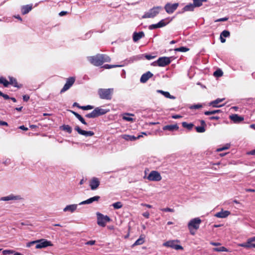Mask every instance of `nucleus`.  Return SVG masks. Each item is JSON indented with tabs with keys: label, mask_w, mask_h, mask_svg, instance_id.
I'll list each match as a JSON object with an SVG mask.
<instances>
[{
	"label": "nucleus",
	"mask_w": 255,
	"mask_h": 255,
	"mask_svg": "<svg viewBox=\"0 0 255 255\" xmlns=\"http://www.w3.org/2000/svg\"><path fill=\"white\" fill-rule=\"evenodd\" d=\"M88 60L93 65L99 66L104 62H110L111 58L106 55L99 54L95 56L88 57Z\"/></svg>",
	"instance_id": "f257e3e1"
},
{
	"label": "nucleus",
	"mask_w": 255,
	"mask_h": 255,
	"mask_svg": "<svg viewBox=\"0 0 255 255\" xmlns=\"http://www.w3.org/2000/svg\"><path fill=\"white\" fill-rule=\"evenodd\" d=\"M113 92V88L99 89L98 93L101 99L111 100L112 97Z\"/></svg>",
	"instance_id": "f03ea898"
},
{
	"label": "nucleus",
	"mask_w": 255,
	"mask_h": 255,
	"mask_svg": "<svg viewBox=\"0 0 255 255\" xmlns=\"http://www.w3.org/2000/svg\"><path fill=\"white\" fill-rule=\"evenodd\" d=\"M162 9V7L160 6H154L150 9L148 11L145 12L142 16V18H150L155 17Z\"/></svg>",
	"instance_id": "7ed1b4c3"
},
{
	"label": "nucleus",
	"mask_w": 255,
	"mask_h": 255,
	"mask_svg": "<svg viewBox=\"0 0 255 255\" xmlns=\"http://www.w3.org/2000/svg\"><path fill=\"white\" fill-rule=\"evenodd\" d=\"M201 223V220L199 218H196L191 220L188 224V228L192 235H194L195 233L192 231L193 229L197 230L199 228V225Z\"/></svg>",
	"instance_id": "20e7f679"
},
{
	"label": "nucleus",
	"mask_w": 255,
	"mask_h": 255,
	"mask_svg": "<svg viewBox=\"0 0 255 255\" xmlns=\"http://www.w3.org/2000/svg\"><path fill=\"white\" fill-rule=\"evenodd\" d=\"M179 242L180 241L178 240H169L164 243L163 246L166 247L171 248L176 250H183V248L181 246L177 244V243Z\"/></svg>",
	"instance_id": "39448f33"
},
{
	"label": "nucleus",
	"mask_w": 255,
	"mask_h": 255,
	"mask_svg": "<svg viewBox=\"0 0 255 255\" xmlns=\"http://www.w3.org/2000/svg\"><path fill=\"white\" fill-rule=\"evenodd\" d=\"M97 224L99 226L101 227H105L107 222L111 221L110 218L108 216H104L102 214L97 212Z\"/></svg>",
	"instance_id": "423d86ee"
},
{
	"label": "nucleus",
	"mask_w": 255,
	"mask_h": 255,
	"mask_svg": "<svg viewBox=\"0 0 255 255\" xmlns=\"http://www.w3.org/2000/svg\"><path fill=\"white\" fill-rule=\"evenodd\" d=\"M35 248L37 249L45 248L49 246H53V244L50 241L46 239H40L36 240Z\"/></svg>",
	"instance_id": "0eeeda50"
},
{
	"label": "nucleus",
	"mask_w": 255,
	"mask_h": 255,
	"mask_svg": "<svg viewBox=\"0 0 255 255\" xmlns=\"http://www.w3.org/2000/svg\"><path fill=\"white\" fill-rule=\"evenodd\" d=\"M170 62V58L168 57H161L159 58L156 61L154 62L152 65H155V64H156L158 66L164 67L169 64Z\"/></svg>",
	"instance_id": "6e6552de"
},
{
	"label": "nucleus",
	"mask_w": 255,
	"mask_h": 255,
	"mask_svg": "<svg viewBox=\"0 0 255 255\" xmlns=\"http://www.w3.org/2000/svg\"><path fill=\"white\" fill-rule=\"evenodd\" d=\"M149 181H159L162 179L160 173L156 171H152L147 177Z\"/></svg>",
	"instance_id": "1a4fd4ad"
},
{
	"label": "nucleus",
	"mask_w": 255,
	"mask_h": 255,
	"mask_svg": "<svg viewBox=\"0 0 255 255\" xmlns=\"http://www.w3.org/2000/svg\"><path fill=\"white\" fill-rule=\"evenodd\" d=\"M178 5V3L173 4L167 3L165 5L164 9L167 13L171 14L177 8Z\"/></svg>",
	"instance_id": "9d476101"
},
{
	"label": "nucleus",
	"mask_w": 255,
	"mask_h": 255,
	"mask_svg": "<svg viewBox=\"0 0 255 255\" xmlns=\"http://www.w3.org/2000/svg\"><path fill=\"white\" fill-rule=\"evenodd\" d=\"M75 81V78L74 77H71L67 79L66 83L64 85L63 88L61 90L60 93H64L67 90H68L74 83Z\"/></svg>",
	"instance_id": "9b49d317"
},
{
	"label": "nucleus",
	"mask_w": 255,
	"mask_h": 255,
	"mask_svg": "<svg viewBox=\"0 0 255 255\" xmlns=\"http://www.w3.org/2000/svg\"><path fill=\"white\" fill-rule=\"evenodd\" d=\"M89 185L92 190L97 189L100 185V181L97 177H93L90 181Z\"/></svg>",
	"instance_id": "f8f14e48"
},
{
	"label": "nucleus",
	"mask_w": 255,
	"mask_h": 255,
	"mask_svg": "<svg viewBox=\"0 0 255 255\" xmlns=\"http://www.w3.org/2000/svg\"><path fill=\"white\" fill-rule=\"evenodd\" d=\"M75 130H76L79 134L85 136H92L94 135V132L93 131L82 130L78 126H76L75 128Z\"/></svg>",
	"instance_id": "ddd939ff"
},
{
	"label": "nucleus",
	"mask_w": 255,
	"mask_h": 255,
	"mask_svg": "<svg viewBox=\"0 0 255 255\" xmlns=\"http://www.w3.org/2000/svg\"><path fill=\"white\" fill-rule=\"evenodd\" d=\"M22 198L20 195H14L11 194L7 196L1 197L0 198V201H7L9 200H18Z\"/></svg>",
	"instance_id": "4468645a"
},
{
	"label": "nucleus",
	"mask_w": 255,
	"mask_h": 255,
	"mask_svg": "<svg viewBox=\"0 0 255 255\" xmlns=\"http://www.w3.org/2000/svg\"><path fill=\"white\" fill-rule=\"evenodd\" d=\"M168 22H166L164 19H162L156 24H153L149 26V29H153L158 28H161L165 26L167 24Z\"/></svg>",
	"instance_id": "2eb2a0df"
},
{
	"label": "nucleus",
	"mask_w": 255,
	"mask_h": 255,
	"mask_svg": "<svg viewBox=\"0 0 255 255\" xmlns=\"http://www.w3.org/2000/svg\"><path fill=\"white\" fill-rule=\"evenodd\" d=\"M153 74L151 73L150 71H148L141 75L140 79V82L141 83H145L149 78H151Z\"/></svg>",
	"instance_id": "dca6fc26"
},
{
	"label": "nucleus",
	"mask_w": 255,
	"mask_h": 255,
	"mask_svg": "<svg viewBox=\"0 0 255 255\" xmlns=\"http://www.w3.org/2000/svg\"><path fill=\"white\" fill-rule=\"evenodd\" d=\"M100 199V197L99 196H95L94 197H91L86 200L83 201L79 203V205H84V204H90L94 202H98Z\"/></svg>",
	"instance_id": "f3484780"
},
{
	"label": "nucleus",
	"mask_w": 255,
	"mask_h": 255,
	"mask_svg": "<svg viewBox=\"0 0 255 255\" xmlns=\"http://www.w3.org/2000/svg\"><path fill=\"white\" fill-rule=\"evenodd\" d=\"M94 112L95 114L96 117H98L99 116L106 114L109 112V110L102 109L101 107H97L94 110Z\"/></svg>",
	"instance_id": "a211bd4d"
},
{
	"label": "nucleus",
	"mask_w": 255,
	"mask_h": 255,
	"mask_svg": "<svg viewBox=\"0 0 255 255\" xmlns=\"http://www.w3.org/2000/svg\"><path fill=\"white\" fill-rule=\"evenodd\" d=\"M78 207L77 204H71L67 205L64 209H63V212H70V213H73L74 212Z\"/></svg>",
	"instance_id": "6ab92c4d"
},
{
	"label": "nucleus",
	"mask_w": 255,
	"mask_h": 255,
	"mask_svg": "<svg viewBox=\"0 0 255 255\" xmlns=\"http://www.w3.org/2000/svg\"><path fill=\"white\" fill-rule=\"evenodd\" d=\"M231 213L229 211H224L222 210L220 212L217 213L215 216L219 218H225L227 217Z\"/></svg>",
	"instance_id": "aec40b11"
},
{
	"label": "nucleus",
	"mask_w": 255,
	"mask_h": 255,
	"mask_svg": "<svg viewBox=\"0 0 255 255\" xmlns=\"http://www.w3.org/2000/svg\"><path fill=\"white\" fill-rule=\"evenodd\" d=\"M142 135H139L137 136H135L134 135H127V134H123L122 135V137L126 140H130V141H134L137 139H139L140 137H142Z\"/></svg>",
	"instance_id": "412c9836"
},
{
	"label": "nucleus",
	"mask_w": 255,
	"mask_h": 255,
	"mask_svg": "<svg viewBox=\"0 0 255 255\" xmlns=\"http://www.w3.org/2000/svg\"><path fill=\"white\" fill-rule=\"evenodd\" d=\"M230 118L235 123H239L244 120V118L243 117L239 116L237 114H233L230 116Z\"/></svg>",
	"instance_id": "4be33fe9"
},
{
	"label": "nucleus",
	"mask_w": 255,
	"mask_h": 255,
	"mask_svg": "<svg viewBox=\"0 0 255 255\" xmlns=\"http://www.w3.org/2000/svg\"><path fill=\"white\" fill-rule=\"evenodd\" d=\"M32 8V4H27L25 5H23L21 7V10L22 14L24 15L28 13L31 10Z\"/></svg>",
	"instance_id": "5701e85b"
},
{
	"label": "nucleus",
	"mask_w": 255,
	"mask_h": 255,
	"mask_svg": "<svg viewBox=\"0 0 255 255\" xmlns=\"http://www.w3.org/2000/svg\"><path fill=\"white\" fill-rule=\"evenodd\" d=\"M179 127L177 124L167 125L163 128L164 130L174 131L178 129Z\"/></svg>",
	"instance_id": "b1692460"
},
{
	"label": "nucleus",
	"mask_w": 255,
	"mask_h": 255,
	"mask_svg": "<svg viewBox=\"0 0 255 255\" xmlns=\"http://www.w3.org/2000/svg\"><path fill=\"white\" fill-rule=\"evenodd\" d=\"M224 100H225L224 98H223V99H220V98L217 99L216 100H214L213 101L209 103V106H211L213 107H216V108L221 107L222 106V105H219H219H218V104H219L220 103L223 102Z\"/></svg>",
	"instance_id": "393cba45"
},
{
	"label": "nucleus",
	"mask_w": 255,
	"mask_h": 255,
	"mask_svg": "<svg viewBox=\"0 0 255 255\" xmlns=\"http://www.w3.org/2000/svg\"><path fill=\"white\" fill-rule=\"evenodd\" d=\"M144 36L143 32L141 31L138 33L134 32L133 34V40L136 42Z\"/></svg>",
	"instance_id": "a878e982"
},
{
	"label": "nucleus",
	"mask_w": 255,
	"mask_h": 255,
	"mask_svg": "<svg viewBox=\"0 0 255 255\" xmlns=\"http://www.w3.org/2000/svg\"><path fill=\"white\" fill-rule=\"evenodd\" d=\"M8 78L9 79V84L12 85L15 87L20 88L21 87V86H19L18 85V83L15 78L12 77H9Z\"/></svg>",
	"instance_id": "bb28decb"
},
{
	"label": "nucleus",
	"mask_w": 255,
	"mask_h": 255,
	"mask_svg": "<svg viewBox=\"0 0 255 255\" xmlns=\"http://www.w3.org/2000/svg\"><path fill=\"white\" fill-rule=\"evenodd\" d=\"M195 8L193 3H189L183 8L184 11H193Z\"/></svg>",
	"instance_id": "cd10ccee"
},
{
	"label": "nucleus",
	"mask_w": 255,
	"mask_h": 255,
	"mask_svg": "<svg viewBox=\"0 0 255 255\" xmlns=\"http://www.w3.org/2000/svg\"><path fill=\"white\" fill-rule=\"evenodd\" d=\"M182 125L183 127L188 129L189 130H191L194 127V125L193 124H192V123L188 124L185 122H183L182 123Z\"/></svg>",
	"instance_id": "c85d7f7f"
},
{
	"label": "nucleus",
	"mask_w": 255,
	"mask_h": 255,
	"mask_svg": "<svg viewBox=\"0 0 255 255\" xmlns=\"http://www.w3.org/2000/svg\"><path fill=\"white\" fill-rule=\"evenodd\" d=\"M60 128L63 130L66 131L69 133H71L72 131L71 127L69 125H63L61 126Z\"/></svg>",
	"instance_id": "c756f323"
},
{
	"label": "nucleus",
	"mask_w": 255,
	"mask_h": 255,
	"mask_svg": "<svg viewBox=\"0 0 255 255\" xmlns=\"http://www.w3.org/2000/svg\"><path fill=\"white\" fill-rule=\"evenodd\" d=\"M221 112L220 110H212L210 111H206L204 112V114L207 116L214 115Z\"/></svg>",
	"instance_id": "7c9ffc66"
},
{
	"label": "nucleus",
	"mask_w": 255,
	"mask_h": 255,
	"mask_svg": "<svg viewBox=\"0 0 255 255\" xmlns=\"http://www.w3.org/2000/svg\"><path fill=\"white\" fill-rule=\"evenodd\" d=\"M144 238L140 236V238L135 242V243L133 244V246H134L142 245L144 243Z\"/></svg>",
	"instance_id": "2f4dec72"
},
{
	"label": "nucleus",
	"mask_w": 255,
	"mask_h": 255,
	"mask_svg": "<svg viewBox=\"0 0 255 255\" xmlns=\"http://www.w3.org/2000/svg\"><path fill=\"white\" fill-rule=\"evenodd\" d=\"M213 250L215 252H228V249L224 247H219V248H215L213 249Z\"/></svg>",
	"instance_id": "473e14b6"
},
{
	"label": "nucleus",
	"mask_w": 255,
	"mask_h": 255,
	"mask_svg": "<svg viewBox=\"0 0 255 255\" xmlns=\"http://www.w3.org/2000/svg\"><path fill=\"white\" fill-rule=\"evenodd\" d=\"M112 206L115 209H119L123 207V204L121 202H117L113 203Z\"/></svg>",
	"instance_id": "72a5a7b5"
},
{
	"label": "nucleus",
	"mask_w": 255,
	"mask_h": 255,
	"mask_svg": "<svg viewBox=\"0 0 255 255\" xmlns=\"http://www.w3.org/2000/svg\"><path fill=\"white\" fill-rule=\"evenodd\" d=\"M223 72L221 69H218L214 72V76L215 77H221L223 75Z\"/></svg>",
	"instance_id": "f704fd0d"
},
{
	"label": "nucleus",
	"mask_w": 255,
	"mask_h": 255,
	"mask_svg": "<svg viewBox=\"0 0 255 255\" xmlns=\"http://www.w3.org/2000/svg\"><path fill=\"white\" fill-rule=\"evenodd\" d=\"M189 50V48L185 47H180L179 48H177L175 49V51H178V52H186Z\"/></svg>",
	"instance_id": "c9c22d12"
},
{
	"label": "nucleus",
	"mask_w": 255,
	"mask_h": 255,
	"mask_svg": "<svg viewBox=\"0 0 255 255\" xmlns=\"http://www.w3.org/2000/svg\"><path fill=\"white\" fill-rule=\"evenodd\" d=\"M0 83H1L5 87H7L9 85V82H8L5 78L1 77L0 78Z\"/></svg>",
	"instance_id": "e433bc0d"
},
{
	"label": "nucleus",
	"mask_w": 255,
	"mask_h": 255,
	"mask_svg": "<svg viewBox=\"0 0 255 255\" xmlns=\"http://www.w3.org/2000/svg\"><path fill=\"white\" fill-rule=\"evenodd\" d=\"M193 4H194L195 7L201 6L203 4L201 1V0H193Z\"/></svg>",
	"instance_id": "4c0bfd02"
},
{
	"label": "nucleus",
	"mask_w": 255,
	"mask_h": 255,
	"mask_svg": "<svg viewBox=\"0 0 255 255\" xmlns=\"http://www.w3.org/2000/svg\"><path fill=\"white\" fill-rule=\"evenodd\" d=\"M251 243H249V239L247 240V242L246 243L239 244L238 245L239 247H242L245 248L246 249H249V244Z\"/></svg>",
	"instance_id": "58836bf2"
},
{
	"label": "nucleus",
	"mask_w": 255,
	"mask_h": 255,
	"mask_svg": "<svg viewBox=\"0 0 255 255\" xmlns=\"http://www.w3.org/2000/svg\"><path fill=\"white\" fill-rule=\"evenodd\" d=\"M195 129L196 130V131L199 133H202L205 131V127H203L202 126L196 127L195 128Z\"/></svg>",
	"instance_id": "ea45409f"
},
{
	"label": "nucleus",
	"mask_w": 255,
	"mask_h": 255,
	"mask_svg": "<svg viewBox=\"0 0 255 255\" xmlns=\"http://www.w3.org/2000/svg\"><path fill=\"white\" fill-rule=\"evenodd\" d=\"M221 36L228 37L230 35V33L229 31L225 30L221 32Z\"/></svg>",
	"instance_id": "a19ab883"
},
{
	"label": "nucleus",
	"mask_w": 255,
	"mask_h": 255,
	"mask_svg": "<svg viewBox=\"0 0 255 255\" xmlns=\"http://www.w3.org/2000/svg\"><path fill=\"white\" fill-rule=\"evenodd\" d=\"M121 65H109V64H106L103 67L105 69H110L112 68H115V67H121Z\"/></svg>",
	"instance_id": "79ce46f5"
},
{
	"label": "nucleus",
	"mask_w": 255,
	"mask_h": 255,
	"mask_svg": "<svg viewBox=\"0 0 255 255\" xmlns=\"http://www.w3.org/2000/svg\"><path fill=\"white\" fill-rule=\"evenodd\" d=\"M71 112L80 121H81L84 119L80 115H79L77 113L72 111Z\"/></svg>",
	"instance_id": "37998d69"
},
{
	"label": "nucleus",
	"mask_w": 255,
	"mask_h": 255,
	"mask_svg": "<svg viewBox=\"0 0 255 255\" xmlns=\"http://www.w3.org/2000/svg\"><path fill=\"white\" fill-rule=\"evenodd\" d=\"M163 96L164 97H165L166 98H169V99H174L175 98V97L173 96H171L170 93L168 92H165L164 93H163Z\"/></svg>",
	"instance_id": "c03bdc74"
},
{
	"label": "nucleus",
	"mask_w": 255,
	"mask_h": 255,
	"mask_svg": "<svg viewBox=\"0 0 255 255\" xmlns=\"http://www.w3.org/2000/svg\"><path fill=\"white\" fill-rule=\"evenodd\" d=\"M86 117L88 118H96L95 114L94 112V110L90 113L87 114L85 116Z\"/></svg>",
	"instance_id": "a18cd8bd"
},
{
	"label": "nucleus",
	"mask_w": 255,
	"mask_h": 255,
	"mask_svg": "<svg viewBox=\"0 0 255 255\" xmlns=\"http://www.w3.org/2000/svg\"><path fill=\"white\" fill-rule=\"evenodd\" d=\"M94 108V107L91 105H87L86 106H82L81 107H80V109H82L83 110H91Z\"/></svg>",
	"instance_id": "49530a36"
},
{
	"label": "nucleus",
	"mask_w": 255,
	"mask_h": 255,
	"mask_svg": "<svg viewBox=\"0 0 255 255\" xmlns=\"http://www.w3.org/2000/svg\"><path fill=\"white\" fill-rule=\"evenodd\" d=\"M230 144H226V145H225L224 146H223L222 147L218 148L217 149V151H223L224 150L227 149H228L230 147Z\"/></svg>",
	"instance_id": "de8ad7c7"
},
{
	"label": "nucleus",
	"mask_w": 255,
	"mask_h": 255,
	"mask_svg": "<svg viewBox=\"0 0 255 255\" xmlns=\"http://www.w3.org/2000/svg\"><path fill=\"white\" fill-rule=\"evenodd\" d=\"M202 106L200 104L194 105L191 106L190 108L191 109H197L201 108Z\"/></svg>",
	"instance_id": "09e8293b"
},
{
	"label": "nucleus",
	"mask_w": 255,
	"mask_h": 255,
	"mask_svg": "<svg viewBox=\"0 0 255 255\" xmlns=\"http://www.w3.org/2000/svg\"><path fill=\"white\" fill-rule=\"evenodd\" d=\"M162 211L164 212H174V210L173 209L169 208H162L160 209Z\"/></svg>",
	"instance_id": "8fccbe9b"
},
{
	"label": "nucleus",
	"mask_w": 255,
	"mask_h": 255,
	"mask_svg": "<svg viewBox=\"0 0 255 255\" xmlns=\"http://www.w3.org/2000/svg\"><path fill=\"white\" fill-rule=\"evenodd\" d=\"M123 119L127 121H128V122H130V121H133V119L132 118L128 117V116H124L123 117Z\"/></svg>",
	"instance_id": "3c124183"
},
{
	"label": "nucleus",
	"mask_w": 255,
	"mask_h": 255,
	"mask_svg": "<svg viewBox=\"0 0 255 255\" xmlns=\"http://www.w3.org/2000/svg\"><path fill=\"white\" fill-rule=\"evenodd\" d=\"M14 252L11 250H4L2 252V253L4 255H7V254H12Z\"/></svg>",
	"instance_id": "603ef678"
},
{
	"label": "nucleus",
	"mask_w": 255,
	"mask_h": 255,
	"mask_svg": "<svg viewBox=\"0 0 255 255\" xmlns=\"http://www.w3.org/2000/svg\"><path fill=\"white\" fill-rule=\"evenodd\" d=\"M95 243H96L95 241L91 240V241L87 242L85 243V245L92 246V245H94L95 244Z\"/></svg>",
	"instance_id": "864d4df0"
},
{
	"label": "nucleus",
	"mask_w": 255,
	"mask_h": 255,
	"mask_svg": "<svg viewBox=\"0 0 255 255\" xmlns=\"http://www.w3.org/2000/svg\"><path fill=\"white\" fill-rule=\"evenodd\" d=\"M155 56H151L150 55H148V54H146L145 55V57L146 59L147 60H150V59H154V58H155Z\"/></svg>",
	"instance_id": "5fc2aeb1"
},
{
	"label": "nucleus",
	"mask_w": 255,
	"mask_h": 255,
	"mask_svg": "<svg viewBox=\"0 0 255 255\" xmlns=\"http://www.w3.org/2000/svg\"><path fill=\"white\" fill-rule=\"evenodd\" d=\"M228 19V18L227 17H224L215 20V22H219V21H227Z\"/></svg>",
	"instance_id": "6e6d98bb"
},
{
	"label": "nucleus",
	"mask_w": 255,
	"mask_h": 255,
	"mask_svg": "<svg viewBox=\"0 0 255 255\" xmlns=\"http://www.w3.org/2000/svg\"><path fill=\"white\" fill-rule=\"evenodd\" d=\"M36 240L35 241H32V242H29L26 245V247H31L32 245H34V244H36Z\"/></svg>",
	"instance_id": "4d7b16f0"
},
{
	"label": "nucleus",
	"mask_w": 255,
	"mask_h": 255,
	"mask_svg": "<svg viewBox=\"0 0 255 255\" xmlns=\"http://www.w3.org/2000/svg\"><path fill=\"white\" fill-rule=\"evenodd\" d=\"M219 119H220V117L218 116H212V117H210L209 118V119L210 120H218Z\"/></svg>",
	"instance_id": "13d9d810"
},
{
	"label": "nucleus",
	"mask_w": 255,
	"mask_h": 255,
	"mask_svg": "<svg viewBox=\"0 0 255 255\" xmlns=\"http://www.w3.org/2000/svg\"><path fill=\"white\" fill-rule=\"evenodd\" d=\"M29 99V96L28 95H24L23 96V101L27 102Z\"/></svg>",
	"instance_id": "bf43d9fd"
},
{
	"label": "nucleus",
	"mask_w": 255,
	"mask_h": 255,
	"mask_svg": "<svg viewBox=\"0 0 255 255\" xmlns=\"http://www.w3.org/2000/svg\"><path fill=\"white\" fill-rule=\"evenodd\" d=\"M142 215L146 218H148L149 217V213L148 212H145L142 214Z\"/></svg>",
	"instance_id": "052dcab7"
},
{
	"label": "nucleus",
	"mask_w": 255,
	"mask_h": 255,
	"mask_svg": "<svg viewBox=\"0 0 255 255\" xmlns=\"http://www.w3.org/2000/svg\"><path fill=\"white\" fill-rule=\"evenodd\" d=\"M253 242H255V236L249 238V243H252Z\"/></svg>",
	"instance_id": "680f3d73"
},
{
	"label": "nucleus",
	"mask_w": 255,
	"mask_h": 255,
	"mask_svg": "<svg viewBox=\"0 0 255 255\" xmlns=\"http://www.w3.org/2000/svg\"><path fill=\"white\" fill-rule=\"evenodd\" d=\"M172 118L174 119H177L179 118H182L181 116L178 115H175L172 116Z\"/></svg>",
	"instance_id": "e2e57ef3"
},
{
	"label": "nucleus",
	"mask_w": 255,
	"mask_h": 255,
	"mask_svg": "<svg viewBox=\"0 0 255 255\" xmlns=\"http://www.w3.org/2000/svg\"><path fill=\"white\" fill-rule=\"evenodd\" d=\"M0 126H7L8 124H7V123L6 122L0 120Z\"/></svg>",
	"instance_id": "0e129e2a"
},
{
	"label": "nucleus",
	"mask_w": 255,
	"mask_h": 255,
	"mask_svg": "<svg viewBox=\"0 0 255 255\" xmlns=\"http://www.w3.org/2000/svg\"><path fill=\"white\" fill-rule=\"evenodd\" d=\"M210 244L213 246H218L221 245V244L220 243H216V242H211Z\"/></svg>",
	"instance_id": "69168bd1"
},
{
	"label": "nucleus",
	"mask_w": 255,
	"mask_h": 255,
	"mask_svg": "<svg viewBox=\"0 0 255 255\" xmlns=\"http://www.w3.org/2000/svg\"><path fill=\"white\" fill-rule=\"evenodd\" d=\"M220 39L221 40V42L222 43H224L226 41V39L224 38V37L221 36V35L220 34Z\"/></svg>",
	"instance_id": "338daca9"
},
{
	"label": "nucleus",
	"mask_w": 255,
	"mask_h": 255,
	"mask_svg": "<svg viewBox=\"0 0 255 255\" xmlns=\"http://www.w3.org/2000/svg\"><path fill=\"white\" fill-rule=\"evenodd\" d=\"M19 128L22 130H28V128L25 127L24 126H21L19 127Z\"/></svg>",
	"instance_id": "774afa93"
}]
</instances>
